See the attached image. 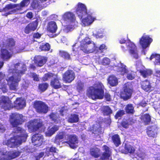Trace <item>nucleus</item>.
<instances>
[{"instance_id":"69168bd1","label":"nucleus","mask_w":160,"mask_h":160,"mask_svg":"<svg viewBox=\"0 0 160 160\" xmlns=\"http://www.w3.org/2000/svg\"><path fill=\"white\" fill-rule=\"evenodd\" d=\"M139 105L142 107H145L147 105V103L145 102L142 101L140 103Z\"/></svg>"},{"instance_id":"e2e57ef3","label":"nucleus","mask_w":160,"mask_h":160,"mask_svg":"<svg viewBox=\"0 0 160 160\" xmlns=\"http://www.w3.org/2000/svg\"><path fill=\"white\" fill-rule=\"evenodd\" d=\"M106 46L104 44H102L101 45L99 48V50H100L101 51V52H102L103 51L106 49Z\"/></svg>"},{"instance_id":"6e6552de","label":"nucleus","mask_w":160,"mask_h":160,"mask_svg":"<svg viewBox=\"0 0 160 160\" xmlns=\"http://www.w3.org/2000/svg\"><path fill=\"white\" fill-rule=\"evenodd\" d=\"M43 125L42 122L37 119H35L28 122L27 127L31 132H33L38 131Z\"/></svg>"},{"instance_id":"a18cd8bd","label":"nucleus","mask_w":160,"mask_h":160,"mask_svg":"<svg viewBox=\"0 0 160 160\" xmlns=\"http://www.w3.org/2000/svg\"><path fill=\"white\" fill-rule=\"evenodd\" d=\"M39 6V2L38 0H33L30 5V8L32 9H36Z\"/></svg>"},{"instance_id":"338daca9","label":"nucleus","mask_w":160,"mask_h":160,"mask_svg":"<svg viewBox=\"0 0 160 160\" xmlns=\"http://www.w3.org/2000/svg\"><path fill=\"white\" fill-rule=\"evenodd\" d=\"M126 42V40L125 38H121L119 40V42L121 44L125 43Z\"/></svg>"},{"instance_id":"5701e85b","label":"nucleus","mask_w":160,"mask_h":160,"mask_svg":"<svg viewBox=\"0 0 160 160\" xmlns=\"http://www.w3.org/2000/svg\"><path fill=\"white\" fill-rule=\"evenodd\" d=\"M14 107L17 109L22 108L25 106L24 101L20 98H17L14 102Z\"/></svg>"},{"instance_id":"6ab92c4d","label":"nucleus","mask_w":160,"mask_h":160,"mask_svg":"<svg viewBox=\"0 0 160 160\" xmlns=\"http://www.w3.org/2000/svg\"><path fill=\"white\" fill-rule=\"evenodd\" d=\"M6 48L1 49V58L3 61H7L12 56L13 52L9 51Z\"/></svg>"},{"instance_id":"aec40b11","label":"nucleus","mask_w":160,"mask_h":160,"mask_svg":"<svg viewBox=\"0 0 160 160\" xmlns=\"http://www.w3.org/2000/svg\"><path fill=\"white\" fill-rule=\"evenodd\" d=\"M20 154V152L19 151H12L9 152L8 154L4 155V156L1 158V160H11L14 159L18 156Z\"/></svg>"},{"instance_id":"0eeeda50","label":"nucleus","mask_w":160,"mask_h":160,"mask_svg":"<svg viewBox=\"0 0 160 160\" xmlns=\"http://www.w3.org/2000/svg\"><path fill=\"white\" fill-rule=\"evenodd\" d=\"M21 80V76L19 74L10 77L7 80L9 89L11 90L17 91L18 82Z\"/></svg>"},{"instance_id":"473e14b6","label":"nucleus","mask_w":160,"mask_h":160,"mask_svg":"<svg viewBox=\"0 0 160 160\" xmlns=\"http://www.w3.org/2000/svg\"><path fill=\"white\" fill-rule=\"evenodd\" d=\"M102 112L104 116H110L112 111L108 106H103L102 109Z\"/></svg>"},{"instance_id":"052dcab7","label":"nucleus","mask_w":160,"mask_h":160,"mask_svg":"<svg viewBox=\"0 0 160 160\" xmlns=\"http://www.w3.org/2000/svg\"><path fill=\"white\" fill-rule=\"evenodd\" d=\"M57 148L51 146L50 148L49 152L52 153H56V152Z\"/></svg>"},{"instance_id":"774afa93","label":"nucleus","mask_w":160,"mask_h":160,"mask_svg":"<svg viewBox=\"0 0 160 160\" xmlns=\"http://www.w3.org/2000/svg\"><path fill=\"white\" fill-rule=\"evenodd\" d=\"M155 76L156 77L160 78V70H157L155 73Z\"/></svg>"},{"instance_id":"c756f323","label":"nucleus","mask_w":160,"mask_h":160,"mask_svg":"<svg viewBox=\"0 0 160 160\" xmlns=\"http://www.w3.org/2000/svg\"><path fill=\"white\" fill-rule=\"evenodd\" d=\"M48 116L51 121L54 122L58 123L60 121L59 117L56 112H52Z\"/></svg>"},{"instance_id":"8fccbe9b","label":"nucleus","mask_w":160,"mask_h":160,"mask_svg":"<svg viewBox=\"0 0 160 160\" xmlns=\"http://www.w3.org/2000/svg\"><path fill=\"white\" fill-rule=\"evenodd\" d=\"M31 77L35 81L38 82L39 81V75L35 72L31 73Z\"/></svg>"},{"instance_id":"393cba45","label":"nucleus","mask_w":160,"mask_h":160,"mask_svg":"<svg viewBox=\"0 0 160 160\" xmlns=\"http://www.w3.org/2000/svg\"><path fill=\"white\" fill-rule=\"evenodd\" d=\"M140 83L141 88L145 91L148 92L150 91L152 87L148 80L146 79L142 81Z\"/></svg>"},{"instance_id":"a19ab883","label":"nucleus","mask_w":160,"mask_h":160,"mask_svg":"<svg viewBox=\"0 0 160 160\" xmlns=\"http://www.w3.org/2000/svg\"><path fill=\"white\" fill-rule=\"evenodd\" d=\"M100 150L98 148H92L90 150V153L91 155L94 158H97L100 156Z\"/></svg>"},{"instance_id":"680f3d73","label":"nucleus","mask_w":160,"mask_h":160,"mask_svg":"<svg viewBox=\"0 0 160 160\" xmlns=\"http://www.w3.org/2000/svg\"><path fill=\"white\" fill-rule=\"evenodd\" d=\"M94 36L96 37L97 38H102L103 37V35L102 33L98 32L96 34H94Z\"/></svg>"},{"instance_id":"13d9d810","label":"nucleus","mask_w":160,"mask_h":160,"mask_svg":"<svg viewBox=\"0 0 160 160\" xmlns=\"http://www.w3.org/2000/svg\"><path fill=\"white\" fill-rule=\"evenodd\" d=\"M26 17L28 18L31 20L33 17V13L31 12H28L26 15Z\"/></svg>"},{"instance_id":"79ce46f5","label":"nucleus","mask_w":160,"mask_h":160,"mask_svg":"<svg viewBox=\"0 0 160 160\" xmlns=\"http://www.w3.org/2000/svg\"><path fill=\"white\" fill-rule=\"evenodd\" d=\"M50 44L48 43H46L41 45L39 47V49L42 51H48L50 50Z\"/></svg>"},{"instance_id":"f704fd0d","label":"nucleus","mask_w":160,"mask_h":160,"mask_svg":"<svg viewBox=\"0 0 160 160\" xmlns=\"http://www.w3.org/2000/svg\"><path fill=\"white\" fill-rule=\"evenodd\" d=\"M59 55L60 57L65 60H70L71 59L70 54L65 51H59Z\"/></svg>"},{"instance_id":"37998d69","label":"nucleus","mask_w":160,"mask_h":160,"mask_svg":"<svg viewBox=\"0 0 160 160\" xmlns=\"http://www.w3.org/2000/svg\"><path fill=\"white\" fill-rule=\"evenodd\" d=\"M48 87V84L47 83H42L39 84L38 88L42 92H43L47 89Z\"/></svg>"},{"instance_id":"9d476101","label":"nucleus","mask_w":160,"mask_h":160,"mask_svg":"<svg viewBox=\"0 0 160 160\" xmlns=\"http://www.w3.org/2000/svg\"><path fill=\"white\" fill-rule=\"evenodd\" d=\"M75 78V72L71 69L66 71L62 75L63 80L66 83H71L74 79Z\"/></svg>"},{"instance_id":"09e8293b","label":"nucleus","mask_w":160,"mask_h":160,"mask_svg":"<svg viewBox=\"0 0 160 160\" xmlns=\"http://www.w3.org/2000/svg\"><path fill=\"white\" fill-rule=\"evenodd\" d=\"M53 76V74L50 72L45 73L42 78V80L43 81H47L49 78H51Z\"/></svg>"},{"instance_id":"2f4dec72","label":"nucleus","mask_w":160,"mask_h":160,"mask_svg":"<svg viewBox=\"0 0 160 160\" xmlns=\"http://www.w3.org/2000/svg\"><path fill=\"white\" fill-rule=\"evenodd\" d=\"M108 82L110 85L112 87L115 86L118 83L117 78L113 75L109 76L108 79Z\"/></svg>"},{"instance_id":"c9c22d12","label":"nucleus","mask_w":160,"mask_h":160,"mask_svg":"<svg viewBox=\"0 0 160 160\" xmlns=\"http://www.w3.org/2000/svg\"><path fill=\"white\" fill-rule=\"evenodd\" d=\"M118 72H119L121 75H124L128 73V70L126 66L122 63L120 66L118 67Z\"/></svg>"},{"instance_id":"3c124183","label":"nucleus","mask_w":160,"mask_h":160,"mask_svg":"<svg viewBox=\"0 0 160 160\" xmlns=\"http://www.w3.org/2000/svg\"><path fill=\"white\" fill-rule=\"evenodd\" d=\"M76 43H75L72 46V53L71 54L72 55H73L74 56H75L76 55L78 54V50H77V49H78V48H76L75 47L76 46Z\"/></svg>"},{"instance_id":"423d86ee","label":"nucleus","mask_w":160,"mask_h":160,"mask_svg":"<svg viewBox=\"0 0 160 160\" xmlns=\"http://www.w3.org/2000/svg\"><path fill=\"white\" fill-rule=\"evenodd\" d=\"M33 107L36 112L39 113L46 114L49 110L48 105L45 102L40 100L35 101L33 102Z\"/></svg>"},{"instance_id":"a878e982","label":"nucleus","mask_w":160,"mask_h":160,"mask_svg":"<svg viewBox=\"0 0 160 160\" xmlns=\"http://www.w3.org/2000/svg\"><path fill=\"white\" fill-rule=\"evenodd\" d=\"M63 18L65 20H68L71 22H74L76 20L75 15L70 12L65 13L63 15Z\"/></svg>"},{"instance_id":"1a4fd4ad","label":"nucleus","mask_w":160,"mask_h":160,"mask_svg":"<svg viewBox=\"0 0 160 160\" xmlns=\"http://www.w3.org/2000/svg\"><path fill=\"white\" fill-rule=\"evenodd\" d=\"M65 137L67 139H66V141L64 142V143L68 144L70 147L72 149L76 148V144L78 143V140L76 135L67 134L66 135Z\"/></svg>"},{"instance_id":"c85d7f7f","label":"nucleus","mask_w":160,"mask_h":160,"mask_svg":"<svg viewBox=\"0 0 160 160\" xmlns=\"http://www.w3.org/2000/svg\"><path fill=\"white\" fill-rule=\"evenodd\" d=\"M112 142L116 147L119 146L121 144L120 138L118 134H115L111 137Z\"/></svg>"},{"instance_id":"0e129e2a","label":"nucleus","mask_w":160,"mask_h":160,"mask_svg":"<svg viewBox=\"0 0 160 160\" xmlns=\"http://www.w3.org/2000/svg\"><path fill=\"white\" fill-rule=\"evenodd\" d=\"M158 54H157V53H152L150 56V57L149 58V59L151 60H152V59L154 58H155V59H156V58H157V55H158Z\"/></svg>"},{"instance_id":"ea45409f","label":"nucleus","mask_w":160,"mask_h":160,"mask_svg":"<svg viewBox=\"0 0 160 160\" xmlns=\"http://www.w3.org/2000/svg\"><path fill=\"white\" fill-rule=\"evenodd\" d=\"M139 72L144 78L151 75L152 73V70L149 69L140 70Z\"/></svg>"},{"instance_id":"cd10ccee","label":"nucleus","mask_w":160,"mask_h":160,"mask_svg":"<svg viewBox=\"0 0 160 160\" xmlns=\"http://www.w3.org/2000/svg\"><path fill=\"white\" fill-rule=\"evenodd\" d=\"M58 129L59 126L57 125H54L51 128L49 127L48 131L45 132V135L47 136L50 137Z\"/></svg>"},{"instance_id":"bb28decb","label":"nucleus","mask_w":160,"mask_h":160,"mask_svg":"<svg viewBox=\"0 0 160 160\" xmlns=\"http://www.w3.org/2000/svg\"><path fill=\"white\" fill-rule=\"evenodd\" d=\"M50 85L55 89H59L62 87L61 83L57 77L54 78L51 81Z\"/></svg>"},{"instance_id":"4d7b16f0","label":"nucleus","mask_w":160,"mask_h":160,"mask_svg":"<svg viewBox=\"0 0 160 160\" xmlns=\"http://www.w3.org/2000/svg\"><path fill=\"white\" fill-rule=\"evenodd\" d=\"M104 98L107 101H110L111 100V96L108 93H105L104 95Z\"/></svg>"},{"instance_id":"4c0bfd02","label":"nucleus","mask_w":160,"mask_h":160,"mask_svg":"<svg viewBox=\"0 0 160 160\" xmlns=\"http://www.w3.org/2000/svg\"><path fill=\"white\" fill-rule=\"evenodd\" d=\"M125 109L127 113L133 114L135 112L134 107L132 104H128L126 106Z\"/></svg>"},{"instance_id":"603ef678","label":"nucleus","mask_w":160,"mask_h":160,"mask_svg":"<svg viewBox=\"0 0 160 160\" xmlns=\"http://www.w3.org/2000/svg\"><path fill=\"white\" fill-rule=\"evenodd\" d=\"M110 62V59L106 57L102 59L101 63L103 65H107L109 64Z\"/></svg>"},{"instance_id":"864d4df0","label":"nucleus","mask_w":160,"mask_h":160,"mask_svg":"<svg viewBox=\"0 0 160 160\" xmlns=\"http://www.w3.org/2000/svg\"><path fill=\"white\" fill-rule=\"evenodd\" d=\"M132 71H131V72L128 73H127V75L126 76V78H127V79L131 80L135 78V76L132 73Z\"/></svg>"},{"instance_id":"f03ea898","label":"nucleus","mask_w":160,"mask_h":160,"mask_svg":"<svg viewBox=\"0 0 160 160\" xmlns=\"http://www.w3.org/2000/svg\"><path fill=\"white\" fill-rule=\"evenodd\" d=\"M104 86L101 82H96L93 86L88 88L86 95L88 98L93 100L102 99L104 96Z\"/></svg>"},{"instance_id":"a211bd4d","label":"nucleus","mask_w":160,"mask_h":160,"mask_svg":"<svg viewBox=\"0 0 160 160\" xmlns=\"http://www.w3.org/2000/svg\"><path fill=\"white\" fill-rule=\"evenodd\" d=\"M38 24V19L29 23L25 28L24 30V33L26 34H28L31 32L35 31L37 28Z\"/></svg>"},{"instance_id":"de8ad7c7","label":"nucleus","mask_w":160,"mask_h":160,"mask_svg":"<svg viewBox=\"0 0 160 160\" xmlns=\"http://www.w3.org/2000/svg\"><path fill=\"white\" fill-rule=\"evenodd\" d=\"M125 114V111L123 110H119L116 113L114 116V118L115 119H118L119 118L121 117Z\"/></svg>"},{"instance_id":"4468645a","label":"nucleus","mask_w":160,"mask_h":160,"mask_svg":"<svg viewBox=\"0 0 160 160\" xmlns=\"http://www.w3.org/2000/svg\"><path fill=\"white\" fill-rule=\"evenodd\" d=\"M32 141L34 146L37 147L40 146L44 142L43 136L41 134L35 133L32 136Z\"/></svg>"},{"instance_id":"39448f33","label":"nucleus","mask_w":160,"mask_h":160,"mask_svg":"<svg viewBox=\"0 0 160 160\" xmlns=\"http://www.w3.org/2000/svg\"><path fill=\"white\" fill-rule=\"evenodd\" d=\"M133 92V89L130 85L125 84L122 91L120 92V97L124 101H127L131 98Z\"/></svg>"},{"instance_id":"bf43d9fd","label":"nucleus","mask_w":160,"mask_h":160,"mask_svg":"<svg viewBox=\"0 0 160 160\" xmlns=\"http://www.w3.org/2000/svg\"><path fill=\"white\" fill-rule=\"evenodd\" d=\"M41 36V35L38 32L35 33L33 35V38H40Z\"/></svg>"},{"instance_id":"412c9836","label":"nucleus","mask_w":160,"mask_h":160,"mask_svg":"<svg viewBox=\"0 0 160 160\" xmlns=\"http://www.w3.org/2000/svg\"><path fill=\"white\" fill-rule=\"evenodd\" d=\"M47 61L46 57L41 56H37L35 57L34 61L38 67H41L45 64Z\"/></svg>"},{"instance_id":"e433bc0d","label":"nucleus","mask_w":160,"mask_h":160,"mask_svg":"<svg viewBox=\"0 0 160 160\" xmlns=\"http://www.w3.org/2000/svg\"><path fill=\"white\" fill-rule=\"evenodd\" d=\"M79 120L78 115L76 114H71L70 116L68 118V122L71 123L78 122Z\"/></svg>"},{"instance_id":"7ed1b4c3","label":"nucleus","mask_w":160,"mask_h":160,"mask_svg":"<svg viewBox=\"0 0 160 160\" xmlns=\"http://www.w3.org/2000/svg\"><path fill=\"white\" fill-rule=\"evenodd\" d=\"M76 13L78 17L82 18L83 17L87 15V17L83 18L82 22L86 26H89L95 20V18L91 15L88 14L86 7L84 4L79 2L76 10Z\"/></svg>"},{"instance_id":"4be33fe9","label":"nucleus","mask_w":160,"mask_h":160,"mask_svg":"<svg viewBox=\"0 0 160 160\" xmlns=\"http://www.w3.org/2000/svg\"><path fill=\"white\" fill-rule=\"evenodd\" d=\"M47 31L52 33H55L57 29L58 26L56 23L54 21H51L48 23L47 27Z\"/></svg>"},{"instance_id":"f257e3e1","label":"nucleus","mask_w":160,"mask_h":160,"mask_svg":"<svg viewBox=\"0 0 160 160\" xmlns=\"http://www.w3.org/2000/svg\"><path fill=\"white\" fill-rule=\"evenodd\" d=\"M23 115L17 113H12L10 117L9 121L13 127H17L15 132L20 133V135L14 136L4 142V144L8 147L12 148L17 147L21 144L22 142H25L28 136L26 131L18 126L22 124Z\"/></svg>"},{"instance_id":"2eb2a0df","label":"nucleus","mask_w":160,"mask_h":160,"mask_svg":"<svg viewBox=\"0 0 160 160\" xmlns=\"http://www.w3.org/2000/svg\"><path fill=\"white\" fill-rule=\"evenodd\" d=\"M158 128L155 125L148 126L146 129V132L149 137L155 138L158 132Z\"/></svg>"},{"instance_id":"9b49d317","label":"nucleus","mask_w":160,"mask_h":160,"mask_svg":"<svg viewBox=\"0 0 160 160\" xmlns=\"http://www.w3.org/2000/svg\"><path fill=\"white\" fill-rule=\"evenodd\" d=\"M103 152L100 156V159L101 160H110L112 155L111 150L106 145H104L102 147Z\"/></svg>"},{"instance_id":"72a5a7b5","label":"nucleus","mask_w":160,"mask_h":160,"mask_svg":"<svg viewBox=\"0 0 160 160\" xmlns=\"http://www.w3.org/2000/svg\"><path fill=\"white\" fill-rule=\"evenodd\" d=\"M29 2L27 0H22L19 4H15L16 7L18 10H21L23 7H27Z\"/></svg>"},{"instance_id":"7c9ffc66","label":"nucleus","mask_w":160,"mask_h":160,"mask_svg":"<svg viewBox=\"0 0 160 160\" xmlns=\"http://www.w3.org/2000/svg\"><path fill=\"white\" fill-rule=\"evenodd\" d=\"M66 135L63 132H61L57 134L55 138L54 142V143L59 145L60 143V140L64 138L66 139V138L65 137Z\"/></svg>"},{"instance_id":"20e7f679","label":"nucleus","mask_w":160,"mask_h":160,"mask_svg":"<svg viewBox=\"0 0 160 160\" xmlns=\"http://www.w3.org/2000/svg\"><path fill=\"white\" fill-rule=\"evenodd\" d=\"M80 50L86 53L93 52L96 48L94 43L90 40L88 37H86L82 39L80 45Z\"/></svg>"},{"instance_id":"c03bdc74","label":"nucleus","mask_w":160,"mask_h":160,"mask_svg":"<svg viewBox=\"0 0 160 160\" xmlns=\"http://www.w3.org/2000/svg\"><path fill=\"white\" fill-rule=\"evenodd\" d=\"M16 8L15 4L10 3L6 5L5 7L3 8L2 11L4 12H7L9 10L13 9Z\"/></svg>"},{"instance_id":"49530a36","label":"nucleus","mask_w":160,"mask_h":160,"mask_svg":"<svg viewBox=\"0 0 160 160\" xmlns=\"http://www.w3.org/2000/svg\"><path fill=\"white\" fill-rule=\"evenodd\" d=\"M84 88V83L81 81L78 82L76 85V88L77 90L80 92L82 91Z\"/></svg>"},{"instance_id":"f3484780","label":"nucleus","mask_w":160,"mask_h":160,"mask_svg":"<svg viewBox=\"0 0 160 160\" xmlns=\"http://www.w3.org/2000/svg\"><path fill=\"white\" fill-rule=\"evenodd\" d=\"M127 47L128 48L129 53L133 55V57L136 59L138 58V55L136 46L132 42L129 41L127 43Z\"/></svg>"},{"instance_id":"ddd939ff","label":"nucleus","mask_w":160,"mask_h":160,"mask_svg":"<svg viewBox=\"0 0 160 160\" xmlns=\"http://www.w3.org/2000/svg\"><path fill=\"white\" fill-rule=\"evenodd\" d=\"M16 42L12 38H8L2 43V47L8 49L11 52H13V50L15 48Z\"/></svg>"},{"instance_id":"58836bf2","label":"nucleus","mask_w":160,"mask_h":160,"mask_svg":"<svg viewBox=\"0 0 160 160\" xmlns=\"http://www.w3.org/2000/svg\"><path fill=\"white\" fill-rule=\"evenodd\" d=\"M135 150L134 148L131 145H126L125 146L124 151L126 154H132Z\"/></svg>"},{"instance_id":"b1692460","label":"nucleus","mask_w":160,"mask_h":160,"mask_svg":"<svg viewBox=\"0 0 160 160\" xmlns=\"http://www.w3.org/2000/svg\"><path fill=\"white\" fill-rule=\"evenodd\" d=\"M140 120L144 125L149 124L151 122V117L148 113L142 115L140 117Z\"/></svg>"},{"instance_id":"5fc2aeb1","label":"nucleus","mask_w":160,"mask_h":160,"mask_svg":"<svg viewBox=\"0 0 160 160\" xmlns=\"http://www.w3.org/2000/svg\"><path fill=\"white\" fill-rule=\"evenodd\" d=\"M121 125L123 128H128L129 124L128 122L124 121L121 122Z\"/></svg>"},{"instance_id":"6e6d98bb","label":"nucleus","mask_w":160,"mask_h":160,"mask_svg":"<svg viewBox=\"0 0 160 160\" xmlns=\"http://www.w3.org/2000/svg\"><path fill=\"white\" fill-rule=\"evenodd\" d=\"M0 89L4 93L8 91L7 85L5 84L2 85Z\"/></svg>"},{"instance_id":"dca6fc26","label":"nucleus","mask_w":160,"mask_h":160,"mask_svg":"<svg viewBox=\"0 0 160 160\" xmlns=\"http://www.w3.org/2000/svg\"><path fill=\"white\" fill-rule=\"evenodd\" d=\"M152 41V39L148 35L142 36L139 40V43L143 49L148 47Z\"/></svg>"},{"instance_id":"f8f14e48","label":"nucleus","mask_w":160,"mask_h":160,"mask_svg":"<svg viewBox=\"0 0 160 160\" xmlns=\"http://www.w3.org/2000/svg\"><path fill=\"white\" fill-rule=\"evenodd\" d=\"M0 102L3 104L2 107L5 110H10L13 107L12 101L8 97L2 96L1 98Z\"/></svg>"}]
</instances>
